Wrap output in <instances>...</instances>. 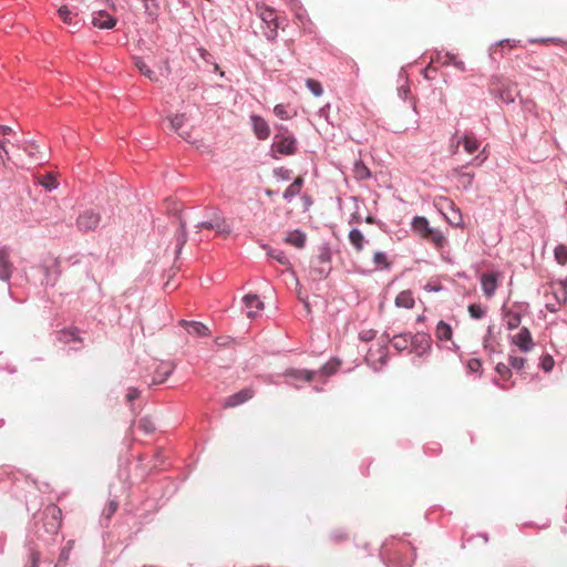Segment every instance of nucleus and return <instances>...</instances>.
I'll return each instance as SVG.
<instances>
[{
  "mask_svg": "<svg viewBox=\"0 0 567 567\" xmlns=\"http://www.w3.org/2000/svg\"><path fill=\"white\" fill-rule=\"evenodd\" d=\"M43 274H44V281L43 282L47 286H54L56 277H58V274L54 277H52L51 272H50V269L48 267H43Z\"/></svg>",
  "mask_w": 567,
  "mask_h": 567,
  "instance_id": "680f3d73",
  "label": "nucleus"
},
{
  "mask_svg": "<svg viewBox=\"0 0 567 567\" xmlns=\"http://www.w3.org/2000/svg\"><path fill=\"white\" fill-rule=\"evenodd\" d=\"M254 396V391L249 388L243 389L231 395H229L226 401L225 405L228 408H235L238 406L247 401H249Z\"/></svg>",
  "mask_w": 567,
  "mask_h": 567,
  "instance_id": "a211bd4d",
  "label": "nucleus"
},
{
  "mask_svg": "<svg viewBox=\"0 0 567 567\" xmlns=\"http://www.w3.org/2000/svg\"><path fill=\"white\" fill-rule=\"evenodd\" d=\"M503 45H508L509 48H514L515 47V42L509 40V39H503V40H499L498 42H495L489 48V56L492 59L496 60V54H497V51H498V47H503Z\"/></svg>",
  "mask_w": 567,
  "mask_h": 567,
  "instance_id": "c03bdc74",
  "label": "nucleus"
},
{
  "mask_svg": "<svg viewBox=\"0 0 567 567\" xmlns=\"http://www.w3.org/2000/svg\"><path fill=\"white\" fill-rule=\"evenodd\" d=\"M92 24L99 29L110 30L115 27L116 19L105 10H100L94 13Z\"/></svg>",
  "mask_w": 567,
  "mask_h": 567,
  "instance_id": "dca6fc26",
  "label": "nucleus"
},
{
  "mask_svg": "<svg viewBox=\"0 0 567 567\" xmlns=\"http://www.w3.org/2000/svg\"><path fill=\"white\" fill-rule=\"evenodd\" d=\"M317 260L321 265H329L331 261V249L329 244L324 243L320 246Z\"/></svg>",
  "mask_w": 567,
  "mask_h": 567,
  "instance_id": "c9c22d12",
  "label": "nucleus"
},
{
  "mask_svg": "<svg viewBox=\"0 0 567 567\" xmlns=\"http://www.w3.org/2000/svg\"><path fill=\"white\" fill-rule=\"evenodd\" d=\"M267 256H269L270 258L275 259L276 261H278L282 266L290 265L288 257L286 256V254L282 250L272 249V248L268 247Z\"/></svg>",
  "mask_w": 567,
  "mask_h": 567,
  "instance_id": "e433bc0d",
  "label": "nucleus"
},
{
  "mask_svg": "<svg viewBox=\"0 0 567 567\" xmlns=\"http://www.w3.org/2000/svg\"><path fill=\"white\" fill-rule=\"evenodd\" d=\"M206 219L199 221L195 225V228L200 229H210L220 235H228L231 231L229 224L226 221V218L223 212L217 207H210L207 209L205 214Z\"/></svg>",
  "mask_w": 567,
  "mask_h": 567,
  "instance_id": "20e7f679",
  "label": "nucleus"
},
{
  "mask_svg": "<svg viewBox=\"0 0 567 567\" xmlns=\"http://www.w3.org/2000/svg\"><path fill=\"white\" fill-rule=\"evenodd\" d=\"M495 371L499 374L504 380H508L512 377V370L508 365L503 362H498L495 367Z\"/></svg>",
  "mask_w": 567,
  "mask_h": 567,
  "instance_id": "603ef678",
  "label": "nucleus"
},
{
  "mask_svg": "<svg viewBox=\"0 0 567 567\" xmlns=\"http://www.w3.org/2000/svg\"><path fill=\"white\" fill-rule=\"evenodd\" d=\"M512 343L525 353L532 351L535 347L532 333L526 327L520 328L518 333L512 337Z\"/></svg>",
  "mask_w": 567,
  "mask_h": 567,
  "instance_id": "9d476101",
  "label": "nucleus"
},
{
  "mask_svg": "<svg viewBox=\"0 0 567 567\" xmlns=\"http://www.w3.org/2000/svg\"><path fill=\"white\" fill-rule=\"evenodd\" d=\"M71 548H72L71 543H68V546L62 548V550L60 553V556H59V563H63V561H66L69 559Z\"/></svg>",
  "mask_w": 567,
  "mask_h": 567,
  "instance_id": "0e129e2a",
  "label": "nucleus"
},
{
  "mask_svg": "<svg viewBox=\"0 0 567 567\" xmlns=\"http://www.w3.org/2000/svg\"><path fill=\"white\" fill-rule=\"evenodd\" d=\"M463 146L467 154L477 152L481 147V143L473 132H465L462 136L456 140V147Z\"/></svg>",
  "mask_w": 567,
  "mask_h": 567,
  "instance_id": "ddd939ff",
  "label": "nucleus"
},
{
  "mask_svg": "<svg viewBox=\"0 0 567 567\" xmlns=\"http://www.w3.org/2000/svg\"><path fill=\"white\" fill-rule=\"evenodd\" d=\"M375 336H377V331L373 329L362 330L359 333L360 340L364 341V342L373 340L375 338Z\"/></svg>",
  "mask_w": 567,
  "mask_h": 567,
  "instance_id": "bf43d9fd",
  "label": "nucleus"
},
{
  "mask_svg": "<svg viewBox=\"0 0 567 567\" xmlns=\"http://www.w3.org/2000/svg\"><path fill=\"white\" fill-rule=\"evenodd\" d=\"M298 142L295 134L276 133L270 145L269 156L279 159L280 156H291L297 153Z\"/></svg>",
  "mask_w": 567,
  "mask_h": 567,
  "instance_id": "7ed1b4c3",
  "label": "nucleus"
},
{
  "mask_svg": "<svg viewBox=\"0 0 567 567\" xmlns=\"http://www.w3.org/2000/svg\"><path fill=\"white\" fill-rule=\"evenodd\" d=\"M453 330L451 324L446 323L445 321L441 320L439 321L435 330V336L440 341H446L452 338Z\"/></svg>",
  "mask_w": 567,
  "mask_h": 567,
  "instance_id": "c85d7f7f",
  "label": "nucleus"
},
{
  "mask_svg": "<svg viewBox=\"0 0 567 567\" xmlns=\"http://www.w3.org/2000/svg\"><path fill=\"white\" fill-rule=\"evenodd\" d=\"M353 173L359 181H367L371 177V171L362 161L354 162Z\"/></svg>",
  "mask_w": 567,
  "mask_h": 567,
  "instance_id": "7c9ffc66",
  "label": "nucleus"
},
{
  "mask_svg": "<svg viewBox=\"0 0 567 567\" xmlns=\"http://www.w3.org/2000/svg\"><path fill=\"white\" fill-rule=\"evenodd\" d=\"M274 176L277 178V179H280V181H289L291 178V174L292 172L286 167H276L274 168Z\"/></svg>",
  "mask_w": 567,
  "mask_h": 567,
  "instance_id": "09e8293b",
  "label": "nucleus"
},
{
  "mask_svg": "<svg viewBox=\"0 0 567 567\" xmlns=\"http://www.w3.org/2000/svg\"><path fill=\"white\" fill-rule=\"evenodd\" d=\"M243 305L249 318H255L264 309V302L256 293L245 295L243 297Z\"/></svg>",
  "mask_w": 567,
  "mask_h": 567,
  "instance_id": "9b49d317",
  "label": "nucleus"
},
{
  "mask_svg": "<svg viewBox=\"0 0 567 567\" xmlns=\"http://www.w3.org/2000/svg\"><path fill=\"white\" fill-rule=\"evenodd\" d=\"M491 332H492V328L489 327V328H488V330H487V336H486V337H485V339H484V349H485V351H486L489 355H492L493 353H496V352H497V351H496V349H495V347H494V344H493V343H492V341L489 340V337H488V336L491 334Z\"/></svg>",
  "mask_w": 567,
  "mask_h": 567,
  "instance_id": "13d9d810",
  "label": "nucleus"
},
{
  "mask_svg": "<svg viewBox=\"0 0 567 567\" xmlns=\"http://www.w3.org/2000/svg\"><path fill=\"white\" fill-rule=\"evenodd\" d=\"M385 567H411L415 558V548L401 539H386L380 549Z\"/></svg>",
  "mask_w": 567,
  "mask_h": 567,
  "instance_id": "f257e3e1",
  "label": "nucleus"
},
{
  "mask_svg": "<svg viewBox=\"0 0 567 567\" xmlns=\"http://www.w3.org/2000/svg\"><path fill=\"white\" fill-rule=\"evenodd\" d=\"M414 297L411 290L401 291L395 298V306L399 308L411 309L414 307Z\"/></svg>",
  "mask_w": 567,
  "mask_h": 567,
  "instance_id": "bb28decb",
  "label": "nucleus"
},
{
  "mask_svg": "<svg viewBox=\"0 0 567 567\" xmlns=\"http://www.w3.org/2000/svg\"><path fill=\"white\" fill-rule=\"evenodd\" d=\"M292 12L300 25L311 24V19L309 18V14L303 8L301 1L296 2L295 10Z\"/></svg>",
  "mask_w": 567,
  "mask_h": 567,
  "instance_id": "c756f323",
  "label": "nucleus"
},
{
  "mask_svg": "<svg viewBox=\"0 0 567 567\" xmlns=\"http://www.w3.org/2000/svg\"><path fill=\"white\" fill-rule=\"evenodd\" d=\"M179 228H181V235L177 237V244H176L177 252H179L182 250V247L185 245V243L187 240L186 224L182 220L179 223Z\"/></svg>",
  "mask_w": 567,
  "mask_h": 567,
  "instance_id": "3c124183",
  "label": "nucleus"
},
{
  "mask_svg": "<svg viewBox=\"0 0 567 567\" xmlns=\"http://www.w3.org/2000/svg\"><path fill=\"white\" fill-rule=\"evenodd\" d=\"M431 63H440L443 66L451 64V52L449 51H435L431 56Z\"/></svg>",
  "mask_w": 567,
  "mask_h": 567,
  "instance_id": "72a5a7b5",
  "label": "nucleus"
},
{
  "mask_svg": "<svg viewBox=\"0 0 567 567\" xmlns=\"http://www.w3.org/2000/svg\"><path fill=\"white\" fill-rule=\"evenodd\" d=\"M40 554L34 549H30V565L25 567H38Z\"/></svg>",
  "mask_w": 567,
  "mask_h": 567,
  "instance_id": "e2e57ef3",
  "label": "nucleus"
},
{
  "mask_svg": "<svg viewBox=\"0 0 567 567\" xmlns=\"http://www.w3.org/2000/svg\"><path fill=\"white\" fill-rule=\"evenodd\" d=\"M40 185L44 187L45 190L52 192L58 187V183L52 175H47L40 181Z\"/></svg>",
  "mask_w": 567,
  "mask_h": 567,
  "instance_id": "8fccbe9b",
  "label": "nucleus"
},
{
  "mask_svg": "<svg viewBox=\"0 0 567 567\" xmlns=\"http://www.w3.org/2000/svg\"><path fill=\"white\" fill-rule=\"evenodd\" d=\"M383 338H385V342L383 344H381L380 348H379V352H380L379 362H380L381 367H384L388 363V358H386L388 346H386V342H391L392 347L395 350H398L399 352H402L404 350H409L410 351V346H411L410 342H409V339L411 338V333L410 332L399 333V334L393 336L392 338H390V336L388 333H384Z\"/></svg>",
  "mask_w": 567,
  "mask_h": 567,
  "instance_id": "423d86ee",
  "label": "nucleus"
},
{
  "mask_svg": "<svg viewBox=\"0 0 567 567\" xmlns=\"http://www.w3.org/2000/svg\"><path fill=\"white\" fill-rule=\"evenodd\" d=\"M412 229L419 233L423 238L426 237L429 231H431V226L426 217L424 216H415L411 223Z\"/></svg>",
  "mask_w": 567,
  "mask_h": 567,
  "instance_id": "5701e85b",
  "label": "nucleus"
},
{
  "mask_svg": "<svg viewBox=\"0 0 567 567\" xmlns=\"http://www.w3.org/2000/svg\"><path fill=\"white\" fill-rule=\"evenodd\" d=\"M467 165H461L453 169V176L458 179V183L463 190H470L473 186L475 174L466 172Z\"/></svg>",
  "mask_w": 567,
  "mask_h": 567,
  "instance_id": "2eb2a0df",
  "label": "nucleus"
},
{
  "mask_svg": "<svg viewBox=\"0 0 567 567\" xmlns=\"http://www.w3.org/2000/svg\"><path fill=\"white\" fill-rule=\"evenodd\" d=\"M101 221V216L93 209L82 212L76 219V227L83 233L92 231L97 228Z\"/></svg>",
  "mask_w": 567,
  "mask_h": 567,
  "instance_id": "6e6552de",
  "label": "nucleus"
},
{
  "mask_svg": "<svg viewBox=\"0 0 567 567\" xmlns=\"http://www.w3.org/2000/svg\"><path fill=\"white\" fill-rule=\"evenodd\" d=\"M347 537V534L339 529V530H333L331 534H330V538L334 542H341L343 540L344 538Z\"/></svg>",
  "mask_w": 567,
  "mask_h": 567,
  "instance_id": "774afa93",
  "label": "nucleus"
},
{
  "mask_svg": "<svg viewBox=\"0 0 567 567\" xmlns=\"http://www.w3.org/2000/svg\"><path fill=\"white\" fill-rule=\"evenodd\" d=\"M155 430L154 423L147 416H144V434L153 433Z\"/></svg>",
  "mask_w": 567,
  "mask_h": 567,
  "instance_id": "338daca9",
  "label": "nucleus"
},
{
  "mask_svg": "<svg viewBox=\"0 0 567 567\" xmlns=\"http://www.w3.org/2000/svg\"><path fill=\"white\" fill-rule=\"evenodd\" d=\"M58 13L63 22L72 28L71 32H75L81 28V21L78 19V14H73L66 6H62L58 10Z\"/></svg>",
  "mask_w": 567,
  "mask_h": 567,
  "instance_id": "aec40b11",
  "label": "nucleus"
},
{
  "mask_svg": "<svg viewBox=\"0 0 567 567\" xmlns=\"http://www.w3.org/2000/svg\"><path fill=\"white\" fill-rule=\"evenodd\" d=\"M497 274L495 272H484L481 276V287L484 292V295L487 298H491L495 295L497 289Z\"/></svg>",
  "mask_w": 567,
  "mask_h": 567,
  "instance_id": "4468645a",
  "label": "nucleus"
},
{
  "mask_svg": "<svg viewBox=\"0 0 567 567\" xmlns=\"http://www.w3.org/2000/svg\"><path fill=\"white\" fill-rule=\"evenodd\" d=\"M151 315L158 316L159 317V321H162V322L169 321V319H171L167 306L165 303H159L157 307L152 309Z\"/></svg>",
  "mask_w": 567,
  "mask_h": 567,
  "instance_id": "a19ab883",
  "label": "nucleus"
},
{
  "mask_svg": "<svg viewBox=\"0 0 567 567\" xmlns=\"http://www.w3.org/2000/svg\"><path fill=\"white\" fill-rule=\"evenodd\" d=\"M274 114L278 118L284 120V121L290 120L295 115V113L291 114L288 111L287 105H285V104H276L274 107Z\"/></svg>",
  "mask_w": 567,
  "mask_h": 567,
  "instance_id": "37998d69",
  "label": "nucleus"
},
{
  "mask_svg": "<svg viewBox=\"0 0 567 567\" xmlns=\"http://www.w3.org/2000/svg\"><path fill=\"white\" fill-rule=\"evenodd\" d=\"M181 323L183 324V327L185 328V330L189 334H195V336H198V337H204V336H207L209 333L208 328L204 323H202L199 321H185V320H182Z\"/></svg>",
  "mask_w": 567,
  "mask_h": 567,
  "instance_id": "4be33fe9",
  "label": "nucleus"
},
{
  "mask_svg": "<svg viewBox=\"0 0 567 567\" xmlns=\"http://www.w3.org/2000/svg\"><path fill=\"white\" fill-rule=\"evenodd\" d=\"M341 365V361L338 358H331L328 362H326L319 370H315L317 373V378L323 379L322 382H326V378L334 374Z\"/></svg>",
  "mask_w": 567,
  "mask_h": 567,
  "instance_id": "412c9836",
  "label": "nucleus"
},
{
  "mask_svg": "<svg viewBox=\"0 0 567 567\" xmlns=\"http://www.w3.org/2000/svg\"><path fill=\"white\" fill-rule=\"evenodd\" d=\"M467 310L471 318L475 320L483 318V316L485 315V310L478 303L468 305Z\"/></svg>",
  "mask_w": 567,
  "mask_h": 567,
  "instance_id": "49530a36",
  "label": "nucleus"
},
{
  "mask_svg": "<svg viewBox=\"0 0 567 567\" xmlns=\"http://www.w3.org/2000/svg\"><path fill=\"white\" fill-rule=\"evenodd\" d=\"M161 0H144V14L146 22L154 24L162 11Z\"/></svg>",
  "mask_w": 567,
  "mask_h": 567,
  "instance_id": "6ab92c4d",
  "label": "nucleus"
},
{
  "mask_svg": "<svg viewBox=\"0 0 567 567\" xmlns=\"http://www.w3.org/2000/svg\"><path fill=\"white\" fill-rule=\"evenodd\" d=\"M526 360L523 357L509 355V368L511 370H522L525 365Z\"/></svg>",
  "mask_w": 567,
  "mask_h": 567,
  "instance_id": "864d4df0",
  "label": "nucleus"
},
{
  "mask_svg": "<svg viewBox=\"0 0 567 567\" xmlns=\"http://www.w3.org/2000/svg\"><path fill=\"white\" fill-rule=\"evenodd\" d=\"M303 186V178L297 177L293 182L286 188L284 192V199L287 202H291L297 195L300 194L301 188Z\"/></svg>",
  "mask_w": 567,
  "mask_h": 567,
  "instance_id": "b1692460",
  "label": "nucleus"
},
{
  "mask_svg": "<svg viewBox=\"0 0 567 567\" xmlns=\"http://www.w3.org/2000/svg\"><path fill=\"white\" fill-rule=\"evenodd\" d=\"M260 19L270 28L272 24L278 23L276 13L272 9L266 8L260 12Z\"/></svg>",
  "mask_w": 567,
  "mask_h": 567,
  "instance_id": "79ce46f5",
  "label": "nucleus"
},
{
  "mask_svg": "<svg viewBox=\"0 0 567 567\" xmlns=\"http://www.w3.org/2000/svg\"><path fill=\"white\" fill-rule=\"evenodd\" d=\"M373 262L378 268L389 269L391 264L388 260L386 254L383 251H377L373 256Z\"/></svg>",
  "mask_w": 567,
  "mask_h": 567,
  "instance_id": "ea45409f",
  "label": "nucleus"
},
{
  "mask_svg": "<svg viewBox=\"0 0 567 567\" xmlns=\"http://www.w3.org/2000/svg\"><path fill=\"white\" fill-rule=\"evenodd\" d=\"M348 238H349L351 246L357 251H361L364 247V244L368 243V240L364 238L362 231L358 228L350 229Z\"/></svg>",
  "mask_w": 567,
  "mask_h": 567,
  "instance_id": "a878e982",
  "label": "nucleus"
},
{
  "mask_svg": "<svg viewBox=\"0 0 567 567\" xmlns=\"http://www.w3.org/2000/svg\"><path fill=\"white\" fill-rule=\"evenodd\" d=\"M141 395V391L138 388H130L127 394H126V400L128 402H132L134 401L135 399L140 398Z\"/></svg>",
  "mask_w": 567,
  "mask_h": 567,
  "instance_id": "69168bd1",
  "label": "nucleus"
},
{
  "mask_svg": "<svg viewBox=\"0 0 567 567\" xmlns=\"http://www.w3.org/2000/svg\"><path fill=\"white\" fill-rule=\"evenodd\" d=\"M555 361L550 354H545L540 358L539 368L545 372H550L554 369Z\"/></svg>",
  "mask_w": 567,
  "mask_h": 567,
  "instance_id": "de8ad7c7",
  "label": "nucleus"
},
{
  "mask_svg": "<svg viewBox=\"0 0 567 567\" xmlns=\"http://www.w3.org/2000/svg\"><path fill=\"white\" fill-rule=\"evenodd\" d=\"M547 298L553 296L554 300L557 303H565L567 301V290L564 286H560L558 289H553L550 292L546 293Z\"/></svg>",
  "mask_w": 567,
  "mask_h": 567,
  "instance_id": "4c0bfd02",
  "label": "nucleus"
},
{
  "mask_svg": "<svg viewBox=\"0 0 567 567\" xmlns=\"http://www.w3.org/2000/svg\"><path fill=\"white\" fill-rule=\"evenodd\" d=\"M425 238L431 240L436 248H443L447 243L443 233L433 227L431 228V231H429Z\"/></svg>",
  "mask_w": 567,
  "mask_h": 567,
  "instance_id": "2f4dec72",
  "label": "nucleus"
},
{
  "mask_svg": "<svg viewBox=\"0 0 567 567\" xmlns=\"http://www.w3.org/2000/svg\"><path fill=\"white\" fill-rule=\"evenodd\" d=\"M317 373L315 370L289 368L285 370L282 375L293 380L310 382L317 379Z\"/></svg>",
  "mask_w": 567,
  "mask_h": 567,
  "instance_id": "f3484780",
  "label": "nucleus"
},
{
  "mask_svg": "<svg viewBox=\"0 0 567 567\" xmlns=\"http://www.w3.org/2000/svg\"><path fill=\"white\" fill-rule=\"evenodd\" d=\"M554 257L555 260L559 265H566L567 264V246L559 244L554 249Z\"/></svg>",
  "mask_w": 567,
  "mask_h": 567,
  "instance_id": "58836bf2",
  "label": "nucleus"
},
{
  "mask_svg": "<svg viewBox=\"0 0 567 567\" xmlns=\"http://www.w3.org/2000/svg\"><path fill=\"white\" fill-rule=\"evenodd\" d=\"M312 271L318 275L320 279L327 278L331 272V267L329 265H322V266H313Z\"/></svg>",
  "mask_w": 567,
  "mask_h": 567,
  "instance_id": "5fc2aeb1",
  "label": "nucleus"
},
{
  "mask_svg": "<svg viewBox=\"0 0 567 567\" xmlns=\"http://www.w3.org/2000/svg\"><path fill=\"white\" fill-rule=\"evenodd\" d=\"M44 517L42 519L41 526L39 523L35 524V534L38 538H43V533H47L49 536H54L58 534L61 527V515L62 512L56 505H50L45 508L43 513Z\"/></svg>",
  "mask_w": 567,
  "mask_h": 567,
  "instance_id": "39448f33",
  "label": "nucleus"
},
{
  "mask_svg": "<svg viewBox=\"0 0 567 567\" xmlns=\"http://www.w3.org/2000/svg\"><path fill=\"white\" fill-rule=\"evenodd\" d=\"M409 342L411 344L410 352H414L419 358L427 355L431 351L432 339L426 332L411 333Z\"/></svg>",
  "mask_w": 567,
  "mask_h": 567,
  "instance_id": "0eeeda50",
  "label": "nucleus"
},
{
  "mask_svg": "<svg viewBox=\"0 0 567 567\" xmlns=\"http://www.w3.org/2000/svg\"><path fill=\"white\" fill-rule=\"evenodd\" d=\"M60 340L64 342L80 340V330L78 328H69L60 331Z\"/></svg>",
  "mask_w": 567,
  "mask_h": 567,
  "instance_id": "f704fd0d",
  "label": "nucleus"
},
{
  "mask_svg": "<svg viewBox=\"0 0 567 567\" xmlns=\"http://www.w3.org/2000/svg\"><path fill=\"white\" fill-rule=\"evenodd\" d=\"M286 243L297 248H303L306 245V234L300 229H295L287 235Z\"/></svg>",
  "mask_w": 567,
  "mask_h": 567,
  "instance_id": "cd10ccee",
  "label": "nucleus"
},
{
  "mask_svg": "<svg viewBox=\"0 0 567 567\" xmlns=\"http://www.w3.org/2000/svg\"><path fill=\"white\" fill-rule=\"evenodd\" d=\"M306 85L307 87L309 89V91L315 95V96H320L322 95L323 93V89H322V85L319 81L317 80H313V79H308L306 81Z\"/></svg>",
  "mask_w": 567,
  "mask_h": 567,
  "instance_id": "a18cd8bd",
  "label": "nucleus"
},
{
  "mask_svg": "<svg viewBox=\"0 0 567 567\" xmlns=\"http://www.w3.org/2000/svg\"><path fill=\"white\" fill-rule=\"evenodd\" d=\"M504 320L506 323V328L508 330H514L519 327L522 317H520L519 312L509 310V311L505 312Z\"/></svg>",
  "mask_w": 567,
  "mask_h": 567,
  "instance_id": "473e14b6",
  "label": "nucleus"
},
{
  "mask_svg": "<svg viewBox=\"0 0 567 567\" xmlns=\"http://www.w3.org/2000/svg\"><path fill=\"white\" fill-rule=\"evenodd\" d=\"M450 65H453L460 72L466 71L465 63L462 60H460L454 53H451V64Z\"/></svg>",
  "mask_w": 567,
  "mask_h": 567,
  "instance_id": "052dcab7",
  "label": "nucleus"
},
{
  "mask_svg": "<svg viewBox=\"0 0 567 567\" xmlns=\"http://www.w3.org/2000/svg\"><path fill=\"white\" fill-rule=\"evenodd\" d=\"M468 373H476L480 372L482 368V362L480 359L473 358L467 361L466 364Z\"/></svg>",
  "mask_w": 567,
  "mask_h": 567,
  "instance_id": "6e6d98bb",
  "label": "nucleus"
},
{
  "mask_svg": "<svg viewBox=\"0 0 567 567\" xmlns=\"http://www.w3.org/2000/svg\"><path fill=\"white\" fill-rule=\"evenodd\" d=\"M154 464H153V467H159L161 468H165L166 466V457L164 455H162V451L157 450L155 451L154 453Z\"/></svg>",
  "mask_w": 567,
  "mask_h": 567,
  "instance_id": "4d7b16f0",
  "label": "nucleus"
},
{
  "mask_svg": "<svg viewBox=\"0 0 567 567\" xmlns=\"http://www.w3.org/2000/svg\"><path fill=\"white\" fill-rule=\"evenodd\" d=\"M118 508V503L114 499L110 501L106 506L103 508L102 511V515H101V518H100V525L102 527H109V524H110V520L112 518V516L114 515V513L117 511Z\"/></svg>",
  "mask_w": 567,
  "mask_h": 567,
  "instance_id": "393cba45",
  "label": "nucleus"
},
{
  "mask_svg": "<svg viewBox=\"0 0 567 567\" xmlns=\"http://www.w3.org/2000/svg\"><path fill=\"white\" fill-rule=\"evenodd\" d=\"M12 274V264L10 261V248L3 246L0 248V280L9 281Z\"/></svg>",
  "mask_w": 567,
  "mask_h": 567,
  "instance_id": "f8f14e48",
  "label": "nucleus"
},
{
  "mask_svg": "<svg viewBox=\"0 0 567 567\" xmlns=\"http://www.w3.org/2000/svg\"><path fill=\"white\" fill-rule=\"evenodd\" d=\"M249 122L252 128L255 136L259 141H265L270 136V126L268 122L260 115L251 114L249 116Z\"/></svg>",
  "mask_w": 567,
  "mask_h": 567,
  "instance_id": "1a4fd4ad",
  "label": "nucleus"
},
{
  "mask_svg": "<svg viewBox=\"0 0 567 567\" xmlns=\"http://www.w3.org/2000/svg\"><path fill=\"white\" fill-rule=\"evenodd\" d=\"M174 364L171 361H158L152 359L144 367V385L152 388L164 383L174 372Z\"/></svg>",
  "mask_w": 567,
  "mask_h": 567,
  "instance_id": "f03ea898",
  "label": "nucleus"
}]
</instances>
